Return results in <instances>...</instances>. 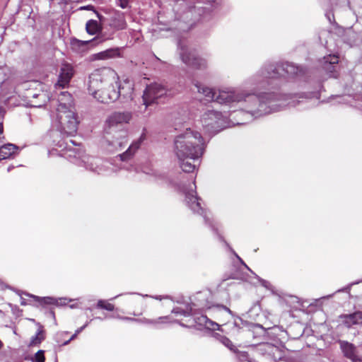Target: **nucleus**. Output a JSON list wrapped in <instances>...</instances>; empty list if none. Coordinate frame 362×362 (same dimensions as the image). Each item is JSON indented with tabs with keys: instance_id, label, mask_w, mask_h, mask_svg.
Listing matches in <instances>:
<instances>
[{
	"instance_id": "obj_1",
	"label": "nucleus",
	"mask_w": 362,
	"mask_h": 362,
	"mask_svg": "<svg viewBox=\"0 0 362 362\" xmlns=\"http://www.w3.org/2000/svg\"><path fill=\"white\" fill-rule=\"evenodd\" d=\"M305 74V69L291 62L266 63L253 76L245 81L246 86H250L254 90L255 96L257 98V105L259 101L263 99L265 105L274 107L270 112L264 114L268 115L272 112L280 111L284 107L289 105V96L279 93L269 92L260 93L259 90L266 88L269 84L271 78H298Z\"/></svg>"
},
{
	"instance_id": "obj_32",
	"label": "nucleus",
	"mask_w": 362,
	"mask_h": 362,
	"mask_svg": "<svg viewBox=\"0 0 362 362\" xmlns=\"http://www.w3.org/2000/svg\"><path fill=\"white\" fill-rule=\"evenodd\" d=\"M215 337L225 346L228 347L230 350L236 352L232 341L227 337L221 336L219 334H216Z\"/></svg>"
},
{
	"instance_id": "obj_57",
	"label": "nucleus",
	"mask_w": 362,
	"mask_h": 362,
	"mask_svg": "<svg viewBox=\"0 0 362 362\" xmlns=\"http://www.w3.org/2000/svg\"><path fill=\"white\" fill-rule=\"evenodd\" d=\"M144 173H146V174H151V173H150V172H146V171H144Z\"/></svg>"
},
{
	"instance_id": "obj_3",
	"label": "nucleus",
	"mask_w": 362,
	"mask_h": 362,
	"mask_svg": "<svg viewBox=\"0 0 362 362\" xmlns=\"http://www.w3.org/2000/svg\"><path fill=\"white\" fill-rule=\"evenodd\" d=\"M206 146L201 134L188 127L175 137L173 152L184 172L191 173L195 170V162L203 156Z\"/></svg>"
},
{
	"instance_id": "obj_58",
	"label": "nucleus",
	"mask_w": 362,
	"mask_h": 362,
	"mask_svg": "<svg viewBox=\"0 0 362 362\" xmlns=\"http://www.w3.org/2000/svg\"><path fill=\"white\" fill-rule=\"evenodd\" d=\"M120 295H117L114 298L119 297Z\"/></svg>"
},
{
	"instance_id": "obj_5",
	"label": "nucleus",
	"mask_w": 362,
	"mask_h": 362,
	"mask_svg": "<svg viewBox=\"0 0 362 362\" xmlns=\"http://www.w3.org/2000/svg\"><path fill=\"white\" fill-rule=\"evenodd\" d=\"M119 79L117 74L110 68H103L95 70L89 76L88 93L97 101L100 103V96L104 95L100 89L108 87L112 88Z\"/></svg>"
},
{
	"instance_id": "obj_14",
	"label": "nucleus",
	"mask_w": 362,
	"mask_h": 362,
	"mask_svg": "<svg viewBox=\"0 0 362 362\" xmlns=\"http://www.w3.org/2000/svg\"><path fill=\"white\" fill-rule=\"evenodd\" d=\"M170 95L166 88L158 83L148 86L143 95V100L146 107L151 103H158V100L165 95Z\"/></svg>"
},
{
	"instance_id": "obj_35",
	"label": "nucleus",
	"mask_w": 362,
	"mask_h": 362,
	"mask_svg": "<svg viewBox=\"0 0 362 362\" xmlns=\"http://www.w3.org/2000/svg\"><path fill=\"white\" fill-rule=\"evenodd\" d=\"M8 83L5 74V69L0 68V89L4 91V87Z\"/></svg>"
},
{
	"instance_id": "obj_49",
	"label": "nucleus",
	"mask_w": 362,
	"mask_h": 362,
	"mask_svg": "<svg viewBox=\"0 0 362 362\" xmlns=\"http://www.w3.org/2000/svg\"><path fill=\"white\" fill-rule=\"evenodd\" d=\"M78 335V334H76V332L71 336V337L70 338V340H73L74 339H75L76 337V336Z\"/></svg>"
},
{
	"instance_id": "obj_33",
	"label": "nucleus",
	"mask_w": 362,
	"mask_h": 362,
	"mask_svg": "<svg viewBox=\"0 0 362 362\" xmlns=\"http://www.w3.org/2000/svg\"><path fill=\"white\" fill-rule=\"evenodd\" d=\"M96 306L98 308L104 309L108 311H112L115 309V305L113 304L107 303L104 300H99Z\"/></svg>"
},
{
	"instance_id": "obj_7",
	"label": "nucleus",
	"mask_w": 362,
	"mask_h": 362,
	"mask_svg": "<svg viewBox=\"0 0 362 362\" xmlns=\"http://www.w3.org/2000/svg\"><path fill=\"white\" fill-rule=\"evenodd\" d=\"M78 120L74 110L57 111L52 116V127L64 136H73L78 129Z\"/></svg>"
},
{
	"instance_id": "obj_44",
	"label": "nucleus",
	"mask_w": 362,
	"mask_h": 362,
	"mask_svg": "<svg viewBox=\"0 0 362 362\" xmlns=\"http://www.w3.org/2000/svg\"><path fill=\"white\" fill-rule=\"evenodd\" d=\"M119 320H126L129 322H135L139 323V319L138 318H134L130 317H119Z\"/></svg>"
},
{
	"instance_id": "obj_39",
	"label": "nucleus",
	"mask_w": 362,
	"mask_h": 362,
	"mask_svg": "<svg viewBox=\"0 0 362 362\" xmlns=\"http://www.w3.org/2000/svg\"><path fill=\"white\" fill-rule=\"evenodd\" d=\"M130 1L131 0H115V4L117 6L124 9L128 8Z\"/></svg>"
},
{
	"instance_id": "obj_48",
	"label": "nucleus",
	"mask_w": 362,
	"mask_h": 362,
	"mask_svg": "<svg viewBox=\"0 0 362 362\" xmlns=\"http://www.w3.org/2000/svg\"><path fill=\"white\" fill-rule=\"evenodd\" d=\"M59 300L61 301V304H66L67 303V299L66 298H60Z\"/></svg>"
},
{
	"instance_id": "obj_41",
	"label": "nucleus",
	"mask_w": 362,
	"mask_h": 362,
	"mask_svg": "<svg viewBox=\"0 0 362 362\" xmlns=\"http://www.w3.org/2000/svg\"><path fill=\"white\" fill-rule=\"evenodd\" d=\"M143 296L144 297H148V295H145V296ZM149 297L153 298L156 299V300H161L163 299H170V300H172V298L170 296H149Z\"/></svg>"
},
{
	"instance_id": "obj_61",
	"label": "nucleus",
	"mask_w": 362,
	"mask_h": 362,
	"mask_svg": "<svg viewBox=\"0 0 362 362\" xmlns=\"http://www.w3.org/2000/svg\"><path fill=\"white\" fill-rule=\"evenodd\" d=\"M344 291V289L338 290V292H340V291Z\"/></svg>"
},
{
	"instance_id": "obj_10",
	"label": "nucleus",
	"mask_w": 362,
	"mask_h": 362,
	"mask_svg": "<svg viewBox=\"0 0 362 362\" xmlns=\"http://www.w3.org/2000/svg\"><path fill=\"white\" fill-rule=\"evenodd\" d=\"M203 127L210 133H217L230 124L228 115L214 110H207L201 118Z\"/></svg>"
},
{
	"instance_id": "obj_8",
	"label": "nucleus",
	"mask_w": 362,
	"mask_h": 362,
	"mask_svg": "<svg viewBox=\"0 0 362 362\" xmlns=\"http://www.w3.org/2000/svg\"><path fill=\"white\" fill-rule=\"evenodd\" d=\"M134 85L129 80L116 82L107 95L100 96V103L107 104L120 99L122 103H127L133 99Z\"/></svg>"
},
{
	"instance_id": "obj_23",
	"label": "nucleus",
	"mask_w": 362,
	"mask_h": 362,
	"mask_svg": "<svg viewBox=\"0 0 362 362\" xmlns=\"http://www.w3.org/2000/svg\"><path fill=\"white\" fill-rule=\"evenodd\" d=\"M57 111L74 110L72 95L67 91H62L58 95Z\"/></svg>"
},
{
	"instance_id": "obj_53",
	"label": "nucleus",
	"mask_w": 362,
	"mask_h": 362,
	"mask_svg": "<svg viewBox=\"0 0 362 362\" xmlns=\"http://www.w3.org/2000/svg\"><path fill=\"white\" fill-rule=\"evenodd\" d=\"M71 340H70V339L68 340V341H66L64 343V345H67Z\"/></svg>"
},
{
	"instance_id": "obj_25",
	"label": "nucleus",
	"mask_w": 362,
	"mask_h": 362,
	"mask_svg": "<svg viewBox=\"0 0 362 362\" xmlns=\"http://www.w3.org/2000/svg\"><path fill=\"white\" fill-rule=\"evenodd\" d=\"M33 100H31L30 105L35 107H41L45 105L49 100L48 95L45 92H40L39 93H34L32 96Z\"/></svg>"
},
{
	"instance_id": "obj_11",
	"label": "nucleus",
	"mask_w": 362,
	"mask_h": 362,
	"mask_svg": "<svg viewBox=\"0 0 362 362\" xmlns=\"http://www.w3.org/2000/svg\"><path fill=\"white\" fill-rule=\"evenodd\" d=\"M178 49L181 60L186 65L199 70L207 69V60L197 56L194 49L189 47L181 40L178 42Z\"/></svg>"
},
{
	"instance_id": "obj_40",
	"label": "nucleus",
	"mask_w": 362,
	"mask_h": 362,
	"mask_svg": "<svg viewBox=\"0 0 362 362\" xmlns=\"http://www.w3.org/2000/svg\"><path fill=\"white\" fill-rule=\"evenodd\" d=\"M237 357L240 361H247L248 359L247 353L245 351H238Z\"/></svg>"
},
{
	"instance_id": "obj_24",
	"label": "nucleus",
	"mask_w": 362,
	"mask_h": 362,
	"mask_svg": "<svg viewBox=\"0 0 362 362\" xmlns=\"http://www.w3.org/2000/svg\"><path fill=\"white\" fill-rule=\"evenodd\" d=\"M195 322L208 329L217 330L219 329V325L209 319L206 315H202L201 316L194 317Z\"/></svg>"
},
{
	"instance_id": "obj_51",
	"label": "nucleus",
	"mask_w": 362,
	"mask_h": 362,
	"mask_svg": "<svg viewBox=\"0 0 362 362\" xmlns=\"http://www.w3.org/2000/svg\"><path fill=\"white\" fill-rule=\"evenodd\" d=\"M14 167L13 165H11L8 168L7 170L8 172H10Z\"/></svg>"
},
{
	"instance_id": "obj_20",
	"label": "nucleus",
	"mask_w": 362,
	"mask_h": 362,
	"mask_svg": "<svg viewBox=\"0 0 362 362\" xmlns=\"http://www.w3.org/2000/svg\"><path fill=\"white\" fill-rule=\"evenodd\" d=\"M339 63V57L336 54H329L320 60L322 68L331 76L336 77L334 72Z\"/></svg>"
},
{
	"instance_id": "obj_16",
	"label": "nucleus",
	"mask_w": 362,
	"mask_h": 362,
	"mask_svg": "<svg viewBox=\"0 0 362 362\" xmlns=\"http://www.w3.org/2000/svg\"><path fill=\"white\" fill-rule=\"evenodd\" d=\"M74 70L71 64L64 62L62 64L59 75V78L55 84V88H64L69 86L71 79L74 76Z\"/></svg>"
},
{
	"instance_id": "obj_54",
	"label": "nucleus",
	"mask_w": 362,
	"mask_h": 362,
	"mask_svg": "<svg viewBox=\"0 0 362 362\" xmlns=\"http://www.w3.org/2000/svg\"><path fill=\"white\" fill-rule=\"evenodd\" d=\"M21 304L23 305H25L26 303L24 301V300H22Z\"/></svg>"
},
{
	"instance_id": "obj_34",
	"label": "nucleus",
	"mask_w": 362,
	"mask_h": 362,
	"mask_svg": "<svg viewBox=\"0 0 362 362\" xmlns=\"http://www.w3.org/2000/svg\"><path fill=\"white\" fill-rule=\"evenodd\" d=\"M242 263L245 266V267L249 271H250L256 276V278L258 279L259 282L261 284V285L262 286H264V288H266L268 290H271L272 291L273 289V287H272V284L269 281H266V280H264L263 279H261L259 276L256 275L245 263H243V262H242Z\"/></svg>"
},
{
	"instance_id": "obj_4",
	"label": "nucleus",
	"mask_w": 362,
	"mask_h": 362,
	"mask_svg": "<svg viewBox=\"0 0 362 362\" xmlns=\"http://www.w3.org/2000/svg\"><path fill=\"white\" fill-rule=\"evenodd\" d=\"M132 119L129 111H117L110 114L105 121L104 146L110 152L121 151L127 144V125Z\"/></svg>"
},
{
	"instance_id": "obj_47",
	"label": "nucleus",
	"mask_w": 362,
	"mask_h": 362,
	"mask_svg": "<svg viewBox=\"0 0 362 362\" xmlns=\"http://www.w3.org/2000/svg\"><path fill=\"white\" fill-rule=\"evenodd\" d=\"M86 327V325H83L82 327H79L78 329H77L76 330V332H76V334H79L80 332H82V331H83Z\"/></svg>"
},
{
	"instance_id": "obj_37",
	"label": "nucleus",
	"mask_w": 362,
	"mask_h": 362,
	"mask_svg": "<svg viewBox=\"0 0 362 362\" xmlns=\"http://www.w3.org/2000/svg\"><path fill=\"white\" fill-rule=\"evenodd\" d=\"M44 339V337L42 336V331H38V332L32 337L30 344L32 345H36L40 344L41 341Z\"/></svg>"
},
{
	"instance_id": "obj_43",
	"label": "nucleus",
	"mask_w": 362,
	"mask_h": 362,
	"mask_svg": "<svg viewBox=\"0 0 362 362\" xmlns=\"http://www.w3.org/2000/svg\"><path fill=\"white\" fill-rule=\"evenodd\" d=\"M307 97H308L310 98L319 99L320 98V93L318 91L309 93Z\"/></svg>"
},
{
	"instance_id": "obj_13",
	"label": "nucleus",
	"mask_w": 362,
	"mask_h": 362,
	"mask_svg": "<svg viewBox=\"0 0 362 362\" xmlns=\"http://www.w3.org/2000/svg\"><path fill=\"white\" fill-rule=\"evenodd\" d=\"M211 295L209 291L199 292L193 296L191 299L189 305L193 308V313L195 315L197 310L203 311L205 310L214 308L217 310H223L229 313H231L230 310L223 305L212 306L209 299Z\"/></svg>"
},
{
	"instance_id": "obj_31",
	"label": "nucleus",
	"mask_w": 362,
	"mask_h": 362,
	"mask_svg": "<svg viewBox=\"0 0 362 362\" xmlns=\"http://www.w3.org/2000/svg\"><path fill=\"white\" fill-rule=\"evenodd\" d=\"M27 296L33 298V299H35V300L37 301L38 303H40V304H48V305H52V304H57V300L56 298H52V297H42V298H40V297H38L37 296H35V295H32V294H26Z\"/></svg>"
},
{
	"instance_id": "obj_22",
	"label": "nucleus",
	"mask_w": 362,
	"mask_h": 362,
	"mask_svg": "<svg viewBox=\"0 0 362 362\" xmlns=\"http://www.w3.org/2000/svg\"><path fill=\"white\" fill-rule=\"evenodd\" d=\"M260 350L276 362L281 361L284 356V351L278 346L272 344H262Z\"/></svg>"
},
{
	"instance_id": "obj_27",
	"label": "nucleus",
	"mask_w": 362,
	"mask_h": 362,
	"mask_svg": "<svg viewBox=\"0 0 362 362\" xmlns=\"http://www.w3.org/2000/svg\"><path fill=\"white\" fill-rule=\"evenodd\" d=\"M121 49L119 47H115L107 49L105 51L100 52L97 54L98 59H108L121 57Z\"/></svg>"
},
{
	"instance_id": "obj_9",
	"label": "nucleus",
	"mask_w": 362,
	"mask_h": 362,
	"mask_svg": "<svg viewBox=\"0 0 362 362\" xmlns=\"http://www.w3.org/2000/svg\"><path fill=\"white\" fill-rule=\"evenodd\" d=\"M179 189L185 194V203L187 205V206L193 211V213L202 216L206 223H209V225L211 227L213 230H217V228L210 220V218L209 217L207 212L202 207V204L200 202V199L197 197L196 194L195 183L192 182V184H189L188 186H180Z\"/></svg>"
},
{
	"instance_id": "obj_12",
	"label": "nucleus",
	"mask_w": 362,
	"mask_h": 362,
	"mask_svg": "<svg viewBox=\"0 0 362 362\" xmlns=\"http://www.w3.org/2000/svg\"><path fill=\"white\" fill-rule=\"evenodd\" d=\"M179 5H183L186 9L180 14L179 17V29L184 32L191 29L196 21L206 12V8L203 7H187L184 1L177 4V6Z\"/></svg>"
},
{
	"instance_id": "obj_18",
	"label": "nucleus",
	"mask_w": 362,
	"mask_h": 362,
	"mask_svg": "<svg viewBox=\"0 0 362 362\" xmlns=\"http://www.w3.org/2000/svg\"><path fill=\"white\" fill-rule=\"evenodd\" d=\"M145 139L146 134L143 132L139 136V138L134 141L124 153L118 156L119 157V159L122 161H127L132 159L136 153V151L140 148L142 143Z\"/></svg>"
},
{
	"instance_id": "obj_55",
	"label": "nucleus",
	"mask_w": 362,
	"mask_h": 362,
	"mask_svg": "<svg viewBox=\"0 0 362 362\" xmlns=\"http://www.w3.org/2000/svg\"><path fill=\"white\" fill-rule=\"evenodd\" d=\"M361 281H357V282H355V283H352V284H351V286H352V285H354V284H358L359 282H361Z\"/></svg>"
},
{
	"instance_id": "obj_19",
	"label": "nucleus",
	"mask_w": 362,
	"mask_h": 362,
	"mask_svg": "<svg viewBox=\"0 0 362 362\" xmlns=\"http://www.w3.org/2000/svg\"><path fill=\"white\" fill-rule=\"evenodd\" d=\"M108 25L114 31L125 29L127 25L124 13L119 11H114L112 15L109 18Z\"/></svg>"
},
{
	"instance_id": "obj_15",
	"label": "nucleus",
	"mask_w": 362,
	"mask_h": 362,
	"mask_svg": "<svg viewBox=\"0 0 362 362\" xmlns=\"http://www.w3.org/2000/svg\"><path fill=\"white\" fill-rule=\"evenodd\" d=\"M113 38L112 33H103L100 35L96 36L91 40L81 41L76 39H73L71 41V49L78 53H82L87 49L88 45L91 46L97 45L106 40H112Z\"/></svg>"
},
{
	"instance_id": "obj_21",
	"label": "nucleus",
	"mask_w": 362,
	"mask_h": 362,
	"mask_svg": "<svg viewBox=\"0 0 362 362\" xmlns=\"http://www.w3.org/2000/svg\"><path fill=\"white\" fill-rule=\"evenodd\" d=\"M340 322L347 328L362 325V312L356 311L349 315L339 316Z\"/></svg>"
},
{
	"instance_id": "obj_38",
	"label": "nucleus",
	"mask_w": 362,
	"mask_h": 362,
	"mask_svg": "<svg viewBox=\"0 0 362 362\" xmlns=\"http://www.w3.org/2000/svg\"><path fill=\"white\" fill-rule=\"evenodd\" d=\"M45 358L44 356V351L39 350L34 356V361L35 362H45Z\"/></svg>"
},
{
	"instance_id": "obj_2",
	"label": "nucleus",
	"mask_w": 362,
	"mask_h": 362,
	"mask_svg": "<svg viewBox=\"0 0 362 362\" xmlns=\"http://www.w3.org/2000/svg\"><path fill=\"white\" fill-rule=\"evenodd\" d=\"M194 86L197 92L202 95L206 100L214 101L229 108H239L253 117H259L270 112L273 107L267 106L265 100L262 99L257 105V98L255 96V90L250 86H246L245 82L243 87H223L214 90L213 88L194 81Z\"/></svg>"
},
{
	"instance_id": "obj_17",
	"label": "nucleus",
	"mask_w": 362,
	"mask_h": 362,
	"mask_svg": "<svg viewBox=\"0 0 362 362\" xmlns=\"http://www.w3.org/2000/svg\"><path fill=\"white\" fill-rule=\"evenodd\" d=\"M340 349L344 356L352 362H361V358L358 355L356 346L347 341L339 340Z\"/></svg>"
},
{
	"instance_id": "obj_59",
	"label": "nucleus",
	"mask_w": 362,
	"mask_h": 362,
	"mask_svg": "<svg viewBox=\"0 0 362 362\" xmlns=\"http://www.w3.org/2000/svg\"><path fill=\"white\" fill-rule=\"evenodd\" d=\"M99 18H100V21H103V19L101 18L99 16H98Z\"/></svg>"
},
{
	"instance_id": "obj_30",
	"label": "nucleus",
	"mask_w": 362,
	"mask_h": 362,
	"mask_svg": "<svg viewBox=\"0 0 362 362\" xmlns=\"http://www.w3.org/2000/svg\"><path fill=\"white\" fill-rule=\"evenodd\" d=\"M100 25L97 21L90 20L86 23V29L88 33L90 35L96 34L100 30Z\"/></svg>"
},
{
	"instance_id": "obj_29",
	"label": "nucleus",
	"mask_w": 362,
	"mask_h": 362,
	"mask_svg": "<svg viewBox=\"0 0 362 362\" xmlns=\"http://www.w3.org/2000/svg\"><path fill=\"white\" fill-rule=\"evenodd\" d=\"M172 322L170 316H162L153 320V327L156 329H161L164 325Z\"/></svg>"
},
{
	"instance_id": "obj_26",
	"label": "nucleus",
	"mask_w": 362,
	"mask_h": 362,
	"mask_svg": "<svg viewBox=\"0 0 362 362\" xmlns=\"http://www.w3.org/2000/svg\"><path fill=\"white\" fill-rule=\"evenodd\" d=\"M18 149V146L13 144H6L0 147V161L9 158Z\"/></svg>"
},
{
	"instance_id": "obj_56",
	"label": "nucleus",
	"mask_w": 362,
	"mask_h": 362,
	"mask_svg": "<svg viewBox=\"0 0 362 362\" xmlns=\"http://www.w3.org/2000/svg\"><path fill=\"white\" fill-rule=\"evenodd\" d=\"M89 322H86L85 325H86V327L88 325Z\"/></svg>"
},
{
	"instance_id": "obj_42",
	"label": "nucleus",
	"mask_w": 362,
	"mask_h": 362,
	"mask_svg": "<svg viewBox=\"0 0 362 362\" xmlns=\"http://www.w3.org/2000/svg\"><path fill=\"white\" fill-rule=\"evenodd\" d=\"M153 319H148L146 317L139 319V323L150 325L153 326Z\"/></svg>"
},
{
	"instance_id": "obj_6",
	"label": "nucleus",
	"mask_w": 362,
	"mask_h": 362,
	"mask_svg": "<svg viewBox=\"0 0 362 362\" xmlns=\"http://www.w3.org/2000/svg\"><path fill=\"white\" fill-rule=\"evenodd\" d=\"M57 146L62 148V151H64V153L62 154V156L69 159L78 160V164L84 166L86 170L98 174L105 172L104 162L100 158L85 155L79 148L71 149L68 146V142H66L64 146V143L59 141Z\"/></svg>"
},
{
	"instance_id": "obj_36",
	"label": "nucleus",
	"mask_w": 362,
	"mask_h": 362,
	"mask_svg": "<svg viewBox=\"0 0 362 362\" xmlns=\"http://www.w3.org/2000/svg\"><path fill=\"white\" fill-rule=\"evenodd\" d=\"M8 83L5 74V69L0 68V89L4 91V87Z\"/></svg>"
},
{
	"instance_id": "obj_45",
	"label": "nucleus",
	"mask_w": 362,
	"mask_h": 362,
	"mask_svg": "<svg viewBox=\"0 0 362 362\" xmlns=\"http://www.w3.org/2000/svg\"><path fill=\"white\" fill-rule=\"evenodd\" d=\"M3 132H4V127H3V124L1 122L0 123V142H2L4 139V136H3Z\"/></svg>"
},
{
	"instance_id": "obj_60",
	"label": "nucleus",
	"mask_w": 362,
	"mask_h": 362,
	"mask_svg": "<svg viewBox=\"0 0 362 362\" xmlns=\"http://www.w3.org/2000/svg\"><path fill=\"white\" fill-rule=\"evenodd\" d=\"M96 319L102 320V318L99 317H96Z\"/></svg>"
},
{
	"instance_id": "obj_46",
	"label": "nucleus",
	"mask_w": 362,
	"mask_h": 362,
	"mask_svg": "<svg viewBox=\"0 0 362 362\" xmlns=\"http://www.w3.org/2000/svg\"><path fill=\"white\" fill-rule=\"evenodd\" d=\"M112 88L108 87L100 89V93L103 92V95H107L111 91Z\"/></svg>"
},
{
	"instance_id": "obj_50",
	"label": "nucleus",
	"mask_w": 362,
	"mask_h": 362,
	"mask_svg": "<svg viewBox=\"0 0 362 362\" xmlns=\"http://www.w3.org/2000/svg\"><path fill=\"white\" fill-rule=\"evenodd\" d=\"M69 142H71L73 145L74 146H77L78 144L76 143V141H74V140L72 139H70L69 140Z\"/></svg>"
},
{
	"instance_id": "obj_52",
	"label": "nucleus",
	"mask_w": 362,
	"mask_h": 362,
	"mask_svg": "<svg viewBox=\"0 0 362 362\" xmlns=\"http://www.w3.org/2000/svg\"><path fill=\"white\" fill-rule=\"evenodd\" d=\"M110 317H115V318L119 319V317H123L122 316H119V315H117V316L112 315V316H110Z\"/></svg>"
},
{
	"instance_id": "obj_28",
	"label": "nucleus",
	"mask_w": 362,
	"mask_h": 362,
	"mask_svg": "<svg viewBox=\"0 0 362 362\" xmlns=\"http://www.w3.org/2000/svg\"><path fill=\"white\" fill-rule=\"evenodd\" d=\"M172 313L176 315H182L185 317H188L190 315H194L193 313V308L188 304L186 306L185 309H183L182 308L176 307L174 308L172 310Z\"/></svg>"
}]
</instances>
